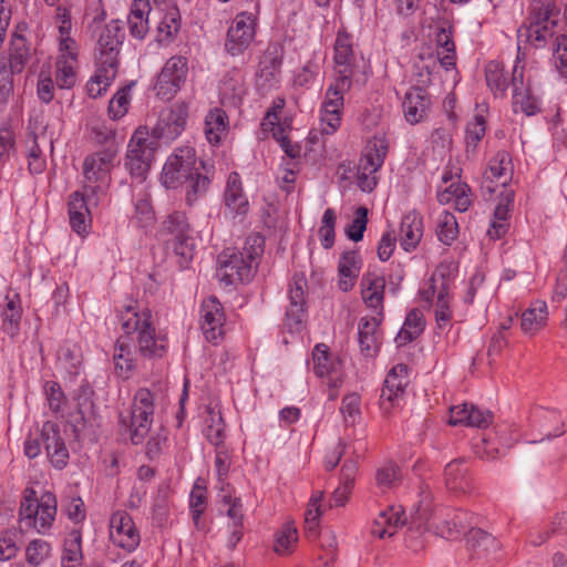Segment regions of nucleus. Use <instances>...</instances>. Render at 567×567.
Masks as SVG:
<instances>
[{"mask_svg": "<svg viewBox=\"0 0 567 567\" xmlns=\"http://www.w3.org/2000/svg\"><path fill=\"white\" fill-rule=\"evenodd\" d=\"M435 231L441 243L451 245L458 235V225L455 216L445 209L442 210L436 217Z\"/></svg>", "mask_w": 567, "mask_h": 567, "instance_id": "4d7b16f0", "label": "nucleus"}, {"mask_svg": "<svg viewBox=\"0 0 567 567\" xmlns=\"http://www.w3.org/2000/svg\"><path fill=\"white\" fill-rule=\"evenodd\" d=\"M451 179L452 177L447 176V174L443 175V184L446 186H440L437 200L443 205H454L455 209L458 212H466L473 202L471 188L467 184L460 181L452 182L447 185Z\"/></svg>", "mask_w": 567, "mask_h": 567, "instance_id": "2f4dec72", "label": "nucleus"}, {"mask_svg": "<svg viewBox=\"0 0 567 567\" xmlns=\"http://www.w3.org/2000/svg\"><path fill=\"white\" fill-rule=\"evenodd\" d=\"M20 523L32 526L39 534L48 535L56 517V498L45 492L37 498L33 489L27 488L20 504Z\"/></svg>", "mask_w": 567, "mask_h": 567, "instance_id": "423d86ee", "label": "nucleus"}, {"mask_svg": "<svg viewBox=\"0 0 567 567\" xmlns=\"http://www.w3.org/2000/svg\"><path fill=\"white\" fill-rule=\"evenodd\" d=\"M465 540L467 549L477 557L495 551L499 547L497 539L481 528H471L465 534Z\"/></svg>", "mask_w": 567, "mask_h": 567, "instance_id": "c03bdc74", "label": "nucleus"}, {"mask_svg": "<svg viewBox=\"0 0 567 567\" xmlns=\"http://www.w3.org/2000/svg\"><path fill=\"white\" fill-rule=\"evenodd\" d=\"M120 321L125 333H137V344L142 355L162 358L166 353L167 338L164 333L156 331L150 309L131 303L121 312Z\"/></svg>", "mask_w": 567, "mask_h": 567, "instance_id": "20e7f679", "label": "nucleus"}, {"mask_svg": "<svg viewBox=\"0 0 567 567\" xmlns=\"http://www.w3.org/2000/svg\"><path fill=\"white\" fill-rule=\"evenodd\" d=\"M506 426H496L487 432H484L482 436L474 442L475 454L481 458L494 460L501 455V449L497 443L498 435L506 434L508 431Z\"/></svg>", "mask_w": 567, "mask_h": 567, "instance_id": "49530a36", "label": "nucleus"}, {"mask_svg": "<svg viewBox=\"0 0 567 567\" xmlns=\"http://www.w3.org/2000/svg\"><path fill=\"white\" fill-rule=\"evenodd\" d=\"M492 419L493 415L489 411L473 404L462 403L450 409L449 423L451 425L485 427L492 423Z\"/></svg>", "mask_w": 567, "mask_h": 567, "instance_id": "473e14b6", "label": "nucleus"}, {"mask_svg": "<svg viewBox=\"0 0 567 567\" xmlns=\"http://www.w3.org/2000/svg\"><path fill=\"white\" fill-rule=\"evenodd\" d=\"M422 499L413 516V524L445 539H456L471 524L473 516L464 511H455L446 517L431 513V493L422 491Z\"/></svg>", "mask_w": 567, "mask_h": 567, "instance_id": "39448f33", "label": "nucleus"}, {"mask_svg": "<svg viewBox=\"0 0 567 567\" xmlns=\"http://www.w3.org/2000/svg\"><path fill=\"white\" fill-rule=\"evenodd\" d=\"M312 370L330 388H338L342 382L340 361L330 353L324 343L316 344L312 350Z\"/></svg>", "mask_w": 567, "mask_h": 567, "instance_id": "a878e982", "label": "nucleus"}, {"mask_svg": "<svg viewBox=\"0 0 567 567\" xmlns=\"http://www.w3.org/2000/svg\"><path fill=\"white\" fill-rule=\"evenodd\" d=\"M117 69L112 65L96 63V72L86 83L87 94L96 99L106 92L116 78Z\"/></svg>", "mask_w": 567, "mask_h": 567, "instance_id": "8fccbe9b", "label": "nucleus"}, {"mask_svg": "<svg viewBox=\"0 0 567 567\" xmlns=\"http://www.w3.org/2000/svg\"><path fill=\"white\" fill-rule=\"evenodd\" d=\"M511 85L513 89L512 100L515 113H524L532 116L540 112V99L533 89L532 70H526L525 64L520 63L517 55L516 63L513 66Z\"/></svg>", "mask_w": 567, "mask_h": 567, "instance_id": "9b49d317", "label": "nucleus"}, {"mask_svg": "<svg viewBox=\"0 0 567 567\" xmlns=\"http://www.w3.org/2000/svg\"><path fill=\"white\" fill-rule=\"evenodd\" d=\"M262 252L264 238L259 235L249 236L241 251L225 249L218 258V280L225 286L250 281Z\"/></svg>", "mask_w": 567, "mask_h": 567, "instance_id": "7ed1b4c3", "label": "nucleus"}, {"mask_svg": "<svg viewBox=\"0 0 567 567\" xmlns=\"http://www.w3.org/2000/svg\"><path fill=\"white\" fill-rule=\"evenodd\" d=\"M486 132V120L482 113H476L472 121L466 125V153H474L478 142L484 137Z\"/></svg>", "mask_w": 567, "mask_h": 567, "instance_id": "bf43d9fd", "label": "nucleus"}, {"mask_svg": "<svg viewBox=\"0 0 567 567\" xmlns=\"http://www.w3.org/2000/svg\"><path fill=\"white\" fill-rule=\"evenodd\" d=\"M423 236V218L415 212L406 213L400 225V243L405 251L416 248Z\"/></svg>", "mask_w": 567, "mask_h": 567, "instance_id": "c9c22d12", "label": "nucleus"}, {"mask_svg": "<svg viewBox=\"0 0 567 567\" xmlns=\"http://www.w3.org/2000/svg\"><path fill=\"white\" fill-rule=\"evenodd\" d=\"M161 182L165 188L175 189L186 185V200L190 205L203 196L210 184L207 175L196 167V152L190 146L177 147L166 159Z\"/></svg>", "mask_w": 567, "mask_h": 567, "instance_id": "f03ea898", "label": "nucleus"}, {"mask_svg": "<svg viewBox=\"0 0 567 567\" xmlns=\"http://www.w3.org/2000/svg\"><path fill=\"white\" fill-rule=\"evenodd\" d=\"M155 221V213L147 193H142L134 202V214L132 223L137 227L147 230Z\"/></svg>", "mask_w": 567, "mask_h": 567, "instance_id": "864d4df0", "label": "nucleus"}, {"mask_svg": "<svg viewBox=\"0 0 567 567\" xmlns=\"http://www.w3.org/2000/svg\"><path fill=\"white\" fill-rule=\"evenodd\" d=\"M125 33L118 20H112L101 31L95 47V62L118 68V54Z\"/></svg>", "mask_w": 567, "mask_h": 567, "instance_id": "a211bd4d", "label": "nucleus"}, {"mask_svg": "<svg viewBox=\"0 0 567 567\" xmlns=\"http://www.w3.org/2000/svg\"><path fill=\"white\" fill-rule=\"evenodd\" d=\"M458 266L453 261L440 262L419 288L420 302L432 310L436 328L449 330L455 321L453 289Z\"/></svg>", "mask_w": 567, "mask_h": 567, "instance_id": "f257e3e1", "label": "nucleus"}, {"mask_svg": "<svg viewBox=\"0 0 567 567\" xmlns=\"http://www.w3.org/2000/svg\"><path fill=\"white\" fill-rule=\"evenodd\" d=\"M548 321V307L543 300L533 301L523 311L520 317V329L525 334L534 336L542 330Z\"/></svg>", "mask_w": 567, "mask_h": 567, "instance_id": "a19ab883", "label": "nucleus"}, {"mask_svg": "<svg viewBox=\"0 0 567 567\" xmlns=\"http://www.w3.org/2000/svg\"><path fill=\"white\" fill-rule=\"evenodd\" d=\"M115 152L106 148L85 157L83 163V189L93 196H103L110 185V173L113 167Z\"/></svg>", "mask_w": 567, "mask_h": 567, "instance_id": "f8f14e48", "label": "nucleus"}, {"mask_svg": "<svg viewBox=\"0 0 567 567\" xmlns=\"http://www.w3.org/2000/svg\"><path fill=\"white\" fill-rule=\"evenodd\" d=\"M566 30L557 37V47L554 52L555 64L561 76L567 79V4L564 11Z\"/></svg>", "mask_w": 567, "mask_h": 567, "instance_id": "774afa93", "label": "nucleus"}, {"mask_svg": "<svg viewBox=\"0 0 567 567\" xmlns=\"http://www.w3.org/2000/svg\"><path fill=\"white\" fill-rule=\"evenodd\" d=\"M361 267L362 260L357 251H346L340 256L338 264V287L341 291L348 292L353 289Z\"/></svg>", "mask_w": 567, "mask_h": 567, "instance_id": "f704fd0d", "label": "nucleus"}, {"mask_svg": "<svg viewBox=\"0 0 567 567\" xmlns=\"http://www.w3.org/2000/svg\"><path fill=\"white\" fill-rule=\"evenodd\" d=\"M355 80L333 76L328 85L324 100L320 109L321 131L324 134L334 133L341 124L344 105V93L348 92Z\"/></svg>", "mask_w": 567, "mask_h": 567, "instance_id": "9d476101", "label": "nucleus"}, {"mask_svg": "<svg viewBox=\"0 0 567 567\" xmlns=\"http://www.w3.org/2000/svg\"><path fill=\"white\" fill-rule=\"evenodd\" d=\"M225 312L223 305L216 297H208L203 300L199 309L200 329L205 339L218 343L225 334Z\"/></svg>", "mask_w": 567, "mask_h": 567, "instance_id": "5701e85b", "label": "nucleus"}, {"mask_svg": "<svg viewBox=\"0 0 567 567\" xmlns=\"http://www.w3.org/2000/svg\"><path fill=\"white\" fill-rule=\"evenodd\" d=\"M23 543V532L20 527H12L6 530L2 536V560L10 559L17 555L20 545Z\"/></svg>", "mask_w": 567, "mask_h": 567, "instance_id": "69168bd1", "label": "nucleus"}, {"mask_svg": "<svg viewBox=\"0 0 567 567\" xmlns=\"http://www.w3.org/2000/svg\"><path fill=\"white\" fill-rule=\"evenodd\" d=\"M78 44L75 41L64 40L55 63V81L60 89H70L76 82Z\"/></svg>", "mask_w": 567, "mask_h": 567, "instance_id": "bb28decb", "label": "nucleus"}, {"mask_svg": "<svg viewBox=\"0 0 567 567\" xmlns=\"http://www.w3.org/2000/svg\"><path fill=\"white\" fill-rule=\"evenodd\" d=\"M154 398L150 390L140 389L133 400L131 412V440L134 444L143 442L153 423Z\"/></svg>", "mask_w": 567, "mask_h": 567, "instance_id": "dca6fc26", "label": "nucleus"}, {"mask_svg": "<svg viewBox=\"0 0 567 567\" xmlns=\"http://www.w3.org/2000/svg\"><path fill=\"white\" fill-rule=\"evenodd\" d=\"M533 422L538 425L544 437H557L564 433V422L555 410L537 409L533 414Z\"/></svg>", "mask_w": 567, "mask_h": 567, "instance_id": "a18cd8bd", "label": "nucleus"}, {"mask_svg": "<svg viewBox=\"0 0 567 567\" xmlns=\"http://www.w3.org/2000/svg\"><path fill=\"white\" fill-rule=\"evenodd\" d=\"M340 413L347 426L354 425L361 419V398L357 393L347 394L341 402Z\"/></svg>", "mask_w": 567, "mask_h": 567, "instance_id": "e2e57ef3", "label": "nucleus"}, {"mask_svg": "<svg viewBox=\"0 0 567 567\" xmlns=\"http://www.w3.org/2000/svg\"><path fill=\"white\" fill-rule=\"evenodd\" d=\"M557 27L558 13L554 4L549 1L540 6L534 3L529 23L518 30V39L540 48L557 33Z\"/></svg>", "mask_w": 567, "mask_h": 567, "instance_id": "1a4fd4ad", "label": "nucleus"}, {"mask_svg": "<svg viewBox=\"0 0 567 567\" xmlns=\"http://www.w3.org/2000/svg\"><path fill=\"white\" fill-rule=\"evenodd\" d=\"M513 177L511 155L505 151L497 152L488 162L483 174V184L488 192H495L497 186H506Z\"/></svg>", "mask_w": 567, "mask_h": 567, "instance_id": "cd10ccee", "label": "nucleus"}, {"mask_svg": "<svg viewBox=\"0 0 567 567\" xmlns=\"http://www.w3.org/2000/svg\"><path fill=\"white\" fill-rule=\"evenodd\" d=\"M436 54L446 70L454 68L456 60L455 44L450 30L441 28L436 33Z\"/></svg>", "mask_w": 567, "mask_h": 567, "instance_id": "3c124183", "label": "nucleus"}, {"mask_svg": "<svg viewBox=\"0 0 567 567\" xmlns=\"http://www.w3.org/2000/svg\"><path fill=\"white\" fill-rule=\"evenodd\" d=\"M334 66L333 76L355 80L357 82L364 83V75L360 78V66L357 63L352 41L348 33L339 31L333 47Z\"/></svg>", "mask_w": 567, "mask_h": 567, "instance_id": "412c9836", "label": "nucleus"}, {"mask_svg": "<svg viewBox=\"0 0 567 567\" xmlns=\"http://www.w3.org/2000/svg\"><path fill=\"white\" fill-rule=\"evenodd\" d=\"M154 156L146 127L137 128L127 145L125 166L131 176L145 179Z\"/></svg>", "mask_w": 567, "mask_h": 567, "instance_id": "ddd939ff", "label": "nucleus"}, {"mask_svg": "<svg viewBox=\"0 0 567 567\" xmlns=\"http://www.w3.org/2000/svg\"><path fill=\"white\" fill-rule=\"evenodd\" d=\"M113 361L117 377L123 380L128 379L136 367V349L127 338L117 340Z\"/></svg>", "mask_w": 567, "mask_h": 567, "instance_id": "4c0bfd02", "label": "nucleus"}, {"mask_svg": "<svg viewBox=\"0 0 567 567\" xmlns=\"http://www.w3.org/2000/svg\"><path fill=\"white\" fill-rule=\"evenodd\" d=\"M406 522L404 511L401 506H391L380 512L373 522L371 533L379 537H392Z\"/></svg>", "mask_w": 567, "mask_h": 567, "instance_id": "72a5a7b5", "label": "nucleus"}, {"mask_svg": "<svg viewBox=\"0 0 567 567\" xmlns=\"http://www.w3.org/2000/svg\"><path fill=\"white\" fill-rule=\"evenodd\" d=\"M307 279L303 274H295L292 282L289 286V305L286 310L285 324L291 332H299L305 327L306 311V290Z\"/></svg>", "mask_w": 567, "mask_h": 567, "instance_id": "aec40b11", "label": "nucleus"}, {"mask_svg": "<svg viewBox=\"0 0 567 567\" xmlns=\"http://www.w3.org/2000/svg\"><path fill=\"white\" fill-rule=\"evenodd\" d=\"M298 530L292 523L285 524L275 535L274 549L279 555L291 554L298 543Z\"/></svg>", "mask_w": 567, "mask_h": 567, "instance_id": "13d9d810", "label": "nucleus"}, {"mask_svg": "<svg viewBox=\"0 0 567 567\" xmlns=\"http://www.w3.org/2000/svg\"><path fill=\"white\" fill-rule=\"evenodd\" d=\"M360 288L367 307L377 310V316H383L384 276L377 270H368L361 278Z\"/></svg>", "mask_w": 567, "mask_h": 567, "instance_id": "c85d7f7f", "label": "nucleus"}, {"mask_svg": "<svg viewBox=\"0 0 567 567\" xmlns=\"http://www.w3.org/2000/svg\"><path fill=\"white\" fill-rule=\"evenodd\" d=\"M51 544L44 539L31 540L25 547V560L30 566L38 567L51 555Z\"/></svg>", "mask_w": 567, "mask_h": 567, "instance_id": "052dcab7", "label": "nucleus"}, {"mask_svg": "<svg viewBox=\"0 0 567 567\" xmlns=\"http://www.w3.org/2000/svg\"><path fill=\"white\" fill-rule=\"evenodd\" d=\"M430 100L426 92L421 87H411L404 96L403 112L406 121L411 124L421 122L426 116Z\"/></svg>", "mask_w": 567, "mask_h": 567, "instance_id": "e433bc0d", "label": "nucleus"}, {"mask_svg": "<svg viewBox=\"0 0 567 567\" xmlns=\"http://www.w3.org/2000/svg\"><path fill=\"white\" fill-rule=\"evenodd\" d=\"M382 316L363 317L358 324L359 344L365 355L374 354L380 346L379 324Z\"/></svg>", "mask_w": 567, "mask_h": 567, "instance_id": "ea45409f", "label": "nucleus"}, {"mask_svg": "<svg viewBox=\"0 0 567 567\" xmlns=\"http://www.w3.org/2000/svg\"><path fill=\"white\" fill-rule=\"evenodd\" d=\"M187 117L188 105L185 102H177L161 111L155 125L152 127L153 137L164 143H172L184 132Z\"/></svg>", "mask_w": 567, "mask_h": 567, "instance_id": "2eb2a0df", "label": "nucleus"}, {"mask_svg": "<svg viewBox=\"0 0 567 567\" xmlns=\"http://www.w3.org/2000/svg\"><path fill=\"white\" fill-rule=\"evenodd\" d=\"M486 84L495 96L504 97L508 87V78L504 65L497 61H491L485 68Z\"/></svg>", "mask_w": 567, "mask_h": 567, "instance_id": "603ef678", "label": "nucleus"}, {"mask_svg": "<svg viewBox=\"0 0 567 567\" xmlns=\"http://www.w3.org/2000/svg\"><path fill=\"white\" fill-rule=\"evenodd\" d=\"M188 74V62L185 56L169 58L157 76L155 90L162 99H172L185 84Z\"/></svg>", "mask_w": 567, "mask_h": 567, "instance_id": "f3484780", "label": "nucleus"}, {"mask_svg": "<svg viewBox=\"0 0 567 567\" xmlns=\"http://www.w3.org/2000/svg\"><path fill=\"white\" fill-rule=\"evenodd\" d=\"M204 433L206 439L215 445L216 449L225 447V424L220 411H216L215 409L208 410Z\"/></svg>", "mask_w": 567, "mask_h": 567, "instance_id": "6e6d98bb", "label": "nucleus"}, {"mask_svg": "<svg viewBox=\"0 0 567 567\" xmlns=\"http://www.w3.org/2000/svg\"><path fill=\"white\" fill-rule=\"evenodd\" d=\"M82 560V532L74 527L64 540L61 564L62 567H81Z\"/></svg>", "mask_w": 567, "mask_h": 567, "instance_id": "de8ad7c7", "label": "nucleus"}, {"mask_svg": "<svg viewBox=\"0 0 567 567\" xmlns=\"http://www.w3.org/2000/svg\"><path fill=\"white\" fill-rule=\"evenodd\" d=\"M44 447L51 464L61 470L68 464L69 451L60 435L58 424L45 422L39 434L30 435L24 442V453L29 458H35Z\"/></svg>", "mask_w": 567, "mask_h": 567, "instance_id": "6e6552de", "label": "nucleus"}, {"mask_svg": "<svg viewBox=\"0 0 567 567\" xmlns=\"http://www.w3.org/2000/svg\"><path fill=\"white\" fill-rule=\"evenodd\" d=\"M224 202L226 208L225 214L233 218L244 216L249 210V203L243 189L241 178L236 172L228 175L224 192Z\"/></svg>", "mask_w": 567, "mask_h": 567, "instance_id": "c756f323", "label": "nucleus"}, {"mask_svg": "<svg viewBox=\"0 0 567 567\" xmlns=\"http://www.w3.org/2000/svg\"><path fill=\"white\" fill-rule=\"evenodd\" d=\"M336 219L337 215L333 209L328 208L324 210L318 234L320 243L326 249L331 248L334 244Z\"/></svg>", "mask_w": 567, "mask_h": 567, "instance_id": "338daca9", "label": "nucleus"}, {"mask_svg": "<svg viewBox=\"0 0 567 567\" xmlns=\"http://www.w3.org/2000/svg\"><path fill=\"white\" fill-rule=\"evenodd\" d=\"M151 12L150 0H133L127 17L130 34L143 40L150 30L148 14Z\"/></svg>", "mask_w": 567, "mask_h": 567, "instance_id": "79ce46f5", "label": "nucleus"}, {"mask_svg": "<svg viewBox=\"0 0 567 567\" xmlns=\"http://www.w3.org/2000/svg\"><path fill=\"white\" fill-rule=\"evenodd\" d=\"M109 534L112 544L126 553H133L140 546V533L133 518L124 511L112 514Z\"/></svg>", "mask_w": 567, "mask_h": 567, "instance_id": "4be33fe9", "label": "nucleus"}, {"mask_svg": "<svg viewBox=\"0 0 567 567\" xmlns=\"http://www.w3.org/2000/svg\"><path fill=\"white\" fill-rule=\"evenodd\" d=\"M102 196H93L90 192H74L71 194L69 206L70 226L80 236L87 234L91 227V207L96 206Z\"/></svg>", "mask_w": 567, "mask_h": 567, "instance_id": "b1692460", "label": "nucleus"}, {"mask_svg": "<svg viewBox=\"0 0 567 567\" xmlns=\"http://www.w3.org/2000/svg\"><path fill=\"white\" fill-rule=\"evenodd\" d=\"M323 493L316 492L311 495L305 512V529L310 536L317 535L320 517L323 513Z\"/></svg>", "mask_w": 567, "mask_h": 567, "instance_id": "5fc2aeb1", "label": "nucleus"}, {"mask_svg": "<svg viewBox=\"0 0 567 567\" xmlns=\"http://www.w3.org/2000/svg\"><path fill=\"white\" fill-rule=\"evenodd\" d=\"M425 328V319L419 309L408 312L403 326L395 337L399 347L405 346L422 334Z\"/></svg>", "mask_w": 567, "mask_h": 567, "instance_id": "09e8293b", "label": "nucleus"}, {"mask_svg": "<svg viewBox=\"0 0 567 567\" xmlns=\"http://www.w3.org/2000/svg\"><path fill=\"white\" fill-rule=\"evenodd\" d=\"M158 239L181 258V266L190 261L195 250V241L189 233L186 215L182 212L169 214L161 224Z\"/></svg>", "mask_w": 567, "mask_h": 567, "instance_id": "0eeeda50", "label": "nucleus"}, {"mask_svg": "<svg viewBox=\"0 0 567 567\" xmlns=\"http://www.w3.org/2000/svg\"><path fill=\"white\" fill-rule=\"evenodd\" d=\"M514 200V193L506 190L495 207L494 216L487 235L491 239H501L508 230L509 209Z\"/></svg>", "mask_w": 567, "mask_h": 567, "instance_id": "37998d69", "label": "nucleus"}, {"mask_svg": "<svg viewBox=\"0 0 567 567\" xmlns=\"http://www.w3.org/2000/svg\"><path fill=\"white\" fill-rule=\"evenodd\" d=\"M388 153V143L382 137H374L369 142L365 153L358 165V186L363 192H371L377 186V172L383 165Z\"/></svg>", "mask_w": 567, "mask_h": 567, "instance_id": "4468645a", "label": "nucleus"}, {"mask_svg": "<svg viewBox=\"0 0 567 567\" xmlns=\"http://www.w3.org/2000/svg\"><path fill=\"white\" fill-rule=\"evenodd\" d=\"M229 130L228 115L223 109L209 110L205 116L204 133L210 145L217 146L226 138Z\"/></svg>", "mask_w": 567, "mask_h": 567, "instance_id": "58836bf2", "label": "nucleus"}, {"mask_svg": "<svg viewBox=\"0 0 567 567\" xmlns=\"http://www.w3.org/2000/svg\"><path fill=\"white\" fill-rule=\"evenodd\" d=\"M181 28V18L178 10L172 8L159 21L157 25V41L167 42L169 41Z\"/></svg>", "mask_w": 567, "mask_h": 567, "instance_id": "680f3d73", "label": "nucleus"}, {"mask_svg": "<svg viewBox=\"0 0 567 567\" xmlns=\"http://www.w3.org/2000/svg\"><path fill=\"white\" fill-rule=\"evenodd\" d=\"M400 481L401 472L394 463H386L377 471L375 482L382 492L394 488Z\"/></svg>", "mask_w": 567, "mask_h": 567, "instance_id": "0e129e2a", "label": "nucleus"}, {"mask_svg": "<svg viewBox=\"0 0 567 567\" xmlns=\"http://www.w3.org/2000/svg\"><path fill=\"white\" fill-rule=\"evenodd\" d=\"M256 17L250 12L238 13L227 31L226 51L233 56L243 54L256 34Z\"/></svg>", "mask_w": 567, "mask_h": 567, "instance_id": "6ab92c4d", "label": "nucleus"}, {"mask_svg": "<svg viewBox=\"0 0 567 567\" xmlns=\"http://www.w3.org/2000/svg\"><path fill=\"white\" fill-rule=\"evenodd\" d=\"M408 365L396 364L388 373L380 395V406L384 413L400 406L404 400L405 388L409 384Z\"/></svg>", "mask_w": 567, "mask_h": 567, "instance_id": "393cba45", "label": "nucleus"}, {"mask_svg": "<svg viewBox=\"0 0 567 567\" xmlns=\"http://www.w3.org/2000/svg\"><path fill=\"white\" fill-rule=\"evenodd\" d=\"M29 28L21 22L13 31L9 48V66L11 73H21L30 58L31 45L27 39Z\"/></svg>", "mask_w": 567, "mask_h": 567, "instance_id": "7c9ffc66", "label": "nucleus"}]
</instances>
